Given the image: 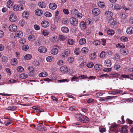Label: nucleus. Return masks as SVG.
Here are the masks:
<instances>
[{
	"label": "nucleus",
	"instance_id": "60",
	"mask_svg": "<svg viewBox=\"0 0 133 133\" xmlns=\"http://www.w3.org/2000/svg\"><path fill=\"white\" fill-rule=\"evenodd\" d=\"M35 43L36 45L39 46L41 45V42L39 40H38L35 41Z\"/></svg>",
	"mask_w": 133,
	"mask_h": 133
},
{
	"label": "nucleus",
	"instance_id": "9",
	"mask_svg": "<svg viewBox=\"0 0 133 133\" xmlns=\"http://www.w3.org/2000/svg\"><path fill=\"white\" fill-rule=\"evenodd\" d=\"M10 20L12 22H14L17 19V17L14 15H11L9 17Z\"/></svg>",
	"mask_w": 133,
	"mask_h": 133
},
{
	"label": "nucleus",
	"instance_id": "59",
	"mask_svg": "<svg viewBox=\"0 0 133 133\" xmlns=\"http://www.w3.org/2000/svg\"><path fill=\"white\" fill-rule=\"evenodd\" d=\"M44 15L47 17H51V13L49 12H46L44 14Z\"/></svg>",
	"mask_w": 133,
	"mask_h": 133
},
{
	"label": "nucleus",
	"instance_id": "53",
	"mask_svg": "<svg viewBox=\"0 0 133 133\" xmlns=\"http://www.w3.org/2000/svg\"><path fill=\"white\" fill-rule=\"evenodd\" d=\"M94 63L92 62H90L87 65V66L89 68H91L94 66Z\"/></svg>",
	"mask_w": 133,
	"mask_h": 133
},
{
	"label": "nucleus",
	"instance_id": "14",
	"mask_svg": "<svg viewBox=\"0 0 133 133\" xmlns=\"http://www.w3.org/2000/svg\"><path fill=\"white\" fill-rule=\"evenodd\" d=\"M60 70L61 72H65L68 71V69L66 66H62L60 68Z\"/></svg>",
	"mask_w": 133,
	"mask_h": 133
},
{
	"label": "nucleus",
	"instance_id": "37",
	"mask_svg": "<svg viewBox=\"0 0 133 133\" xmlns=\"http://www.w3.org/2000/svg\"><path fill=\"white\" fill-rule=\"evenodd\" d=\"M8 119L7 122L5 121L4 122V124L6 126H7V125L11 124L12 123V121L10 118H8Z\"/></svg>",
	"mask_w": 133,
	"mask_h": 133
},
{
	"label": "nucleus",
	"instance_id": "16",
	"mask_svg": "<svg viewBox=\"0 0 133 133\" xmlns=\"http://www.w3.org/2000/svg\"><path fill=\"white\" fill-rule=\"evenodd\" d=\"M49 7L50 9L52 10L55 9L57 7L56 5L54 3H52L50 4L49 5Z\"/></svg>",
	"mask_w": 133,
	"mask_h": 133
},
{
	"label": "nucleus",
	"instance_id": "38",
	"mask_svg": "<svg viewBox=\"0 0 133 133\" xmlns=\"http://www.w3.org/2000/svg\"><path fill=\"white\" fill-rule=\"evenodd\" d=\"M100 44L103 45H105L106 44V40L103 38L100 40Z\"/></svg>",
	"mask_w": 133,
	"mask_h": 133
},
{
	"label": "nucleus",
	"instance_id": "58",
	"mask_svg": "<svg viewBox=\"0 0 133 133\" xmlns=\"http://www.w3.org/2000/svg\"><path fill=\"white\" fill-rule=\"evenodd\" d=\"M2 60L4 62H6L8 60L7 57L5 56H3L2 57Z\"/></svg>",
	"mask_w": 133,
	"mask_h": 133
},
{
	"label": "nucleus",
	"instance_id": "49",
	"mask_svg": "<svg viewBox=\"0 0 133 133\" xmlns=\"http://www.w3.org/2000/svg\"><path fill=\"white\" fill-rule=\"evenodd\" d=\"M98 6L101 8H103L105 6V3L103 2H100L98 3Z\"/></svg>",
	"mask_w": 133,
	"mask_h": 133
},
{
	"label": "nucleus",
	"instance_id": "11",
	"mask_svg": "<svg viewBox=\"0 0 133 133\" xmlns=\"http://www.w3.org/2000/svg\"><path fill=\"white\" fill-rule=\"evenodd\" d=\"M81 122L83 123H87L89 121L88 118L86 116H83Z\"/></svg>",
	"mask_w": 133,
	"mask_h": 133
},
{
	"label": "nucleus",
	"instance_id": "21",
	"mask_svg": "<svg viewBox=\"0 0 133 133\" xmlns=\"http://www.w3.org/2000/svg\"><path fill=\"white\" fill-rule=\"evenodd\" d=\"M28 39L30 41L32 42L36 39V38L34 35H31L29 36Z\"/></svg>",
	"mask_w": 133,
	"mask_h": 133
},
{
	"label": "nucleus",
	"instance_id": "18",
	"mask_svg": "<svg viewBox=\"0 0 133 133\" xmlns=\"http://www.w3.org/2000/svg\"><path fill=\"white\" fill-rule=\"evenodd\" d=\"M62 31L64 33H67L69 31V28L65 26H63L61 29Z\"/></svg>",
	"mask_w": 133,
	"mask_h": 133
},
{
	"label": "nucleus",
	"instance_id": "29",
	"mask_svg": "<svg viewBox=\"0 0 133 133\" xmlns=\"http://www.w3.org/2000/svg\"><path fill=\"white\" fill-rule=\"evenodd\" d=\"M39 6L42 8H45L46 6L45 3L43 2H40L38 3Z\"/></svg>",
	"mask_w": 133,
	"mask_h": 133
},
{
	"label": "nucleus",
	"instance_id": "30",
	"mask_svg": "<svg viewBox=\"0 0 133 133\" xmlns=\"http://www.w3.org/2000/svg\"><path fill=\"white\" fill-rule=\"evenodd\" d=\"M42 11L39 9H37L35 11V14L37 16L41 15L42 14Z\"/></svg>",
	"mask_w": 133,
	"mask_h": 133
},
{
	"label": "nucleus",
	"instance_id": "17",
	"mask_svg": "<svg viewBox=\"0 0 133 133\" xmlns=\"http://www.w3.org/2000/svg\"><path fill=\"white\" fill-rule=\"evenodd\" d=\"M105 14L106 16L108 17H111L113 15L112 13L109 11H106Z\"/></svg>",
	"mask_w": 133,
	"mask_h": 133
},
{
	"label": "nucleus",
	"instance_id": "42",
	"mask_svg": "<svg viewBox=\"0 0 133 133\" xmlns=\"http://www.w3.org/2000/svg\"><path fill=\"white\" fill-rule=\"evenodd\" d=\"M27 75L25 73L21 74L19 76V77L22 79H25L27 78Z\"/></svg>",
	"mask_w": 133,
	"mask_h": 133
},
{
	"label": "nucleus",
	"instance_id": "41",
	"mask_svg": "<svg viewBox=\"0 0 133 133\" xmlns=\"http://www.w3.org/2000/svg\"><path fill=\"white\" fill-rule=\"evenodd\" d=\"M128 53V50L126 49H125L122 50V54L124 55H127Z\"/></svg>",
	"mask_w": 133,
	"mask_h": 133
},
{
	"label": "nucleus",
	"instance_id": "4",
	"mask_svg": "<svg viewBox=\"0 0 133 133\" xmlns=\"http://www.w3.org/2000/svg\"><path fill=\"white\" fill-rule=\"evenodd\" d=\"M55 47H56L53 48L51 51V54L54 55H56L58 53V49H59L58 46H56Z\"/></svg>",
	"mask_w": 133,
	"mask_h": 133
},
{
	"label": "nucleus",
	"instance_id": "39",
	"mask_svg": "<svg viewBox=\"0 0 133 133\" xmlns=\"http://www.w3.org/2000/svg\"><path fill=\"white\" fill-rule=\"evenodd\" d=\"M114 31L112 30L109 29L108 30L107 34L109 35L112 36L114 35Z\"/></svg>",
	"mask_w": 133,
	"mask_h": 133
},
{
	"label": "nucleus",
	"instance_id": "52",
	"mask_svg": "<svg viewBox=\"0 0 133 133\" xmlns=\"http://www.w3.org/2000/svg\"><path fill=\"white\" fill-rule=\"evenodd\" d=\"M120 58V56L118 54H116L114 55V59L116 61L119 60Z\"/></svg>",
	"mask_w": 133,
	"mask_h": 133
},
{
	"label": "nucleus",
	"instance_id": "62",
	"mask_svg": "<svg viewBox=\"0 0 133 133\" xmlns=\"http://www.w3.org/2000/svg\"><path fill=\"white\" fill-rule=\"evenodd\" d=\"M91 20L90 19H88L85 21V23L88 25H89L91 24Z\"/></svg>",
	"mask_w": 133,
	"mask_h": 133
},
{
	"label": "nucleus",
	"instance_id": "1",
	"mask_svg": "<svg viewBox=\"0 0 133 133\" xmlns=\"http://www.w3.org/2000/svg\"><path fill=\"white\" fill-rule=\"evenodd\" d=\"M69 21L71 25L74 26H76L78 24V19L72 17L70 19Z\"/></svg>",
	"mask_w": 133,
	"mask_h": 133
},
{
	"label": "nucleus",
	"instance_id": "23",
	"mask_svg": "<svg viewBox=\"0 0 133 133\" xmlns=\"http://www.w3.org/2000/svg\"><path fill=\"white\" fill-rule=\"evenodd\" d=\"M95 69L98 70H100L102 68V65L100 64H97L94 66Z\"/></svg>",
	"mask_w": 133,
	"mask_h": 133
},
{
	"label": "nucleus",
	"instance_id": "10",
	"mask_svg": "<svg viewBox=\"0 0 133 133\" xmlns=\"http://www.w3.org/2000/svg\"><path fill=\"white\" fill-rule=\"evenodd\" d=\"M92 14L95 15H98L100 12V10L98 8H95L92 10Z\"/></svg>",
	"mask_w": 133,
	"mask_h": 133
},
{
	"label": "nucleus",
	"instance_id": "47",
	"mask_svg": "<svg viewBox=\"0 0 133 133\" xmlns=\"http://www.w3.org/2000/svg\"><path fill=\"white\" fill-rule=\"evenodd\" d=\"M22 49L23 50L27 51L29 49V47L28 45H25L22 46Z\"/></svg>",
	"mask_w": 133,
	"mask_h": 133
},
{
	"label": "nucleus",
	"instance_id": "63",
	"mask_svg": "<svg viewBox=\"0 0 133 133\" xmlns=\"http://www.w3.org/2000/svg\"><path fill=\"white\" fill-rule=\"evenodd\" d=\"M80 52V49L79 48L75 49L74 51V53L76 55H78Z\"/></svg>",
	"mask_w": 133,
	"mask_h": 133
},
{
	"label": "nucleus",
	"instance_id": "61",
	"mask_svg": "<svg viewBox=\"0 0 133 133\" xmlns=\"http://www.w3.org/2000/svg\"><path fill=\"white\" fill-rule=\"evenodd\" d=\"M63 11L65 15H68L69 14V12L68 9H64L63 10Z\"/></svg>",
	"mask_w": 133,
	"mask_h": 133
},
{
	"label": "nucleus",
	"instance_id": "55",
	"mask_svg": "<svg viewBox=\"0 0 133 133\" xmlns=\"http://www.w3.org/2000/svg\"><path fill=\"white\" fill-rule=\"evenodd\" d=\"M53 59V57L51 56H48L46 57V59L48 62H51Z\"/></svg>",
	"mask_w": 133,
	"mask_h": 133
},
{
	"label": "nucleus",
	"instance_id": "34",
	"mask_svg": "<svg viewBox=\"0 0 133 133\" xmlns=\"http://www.w3.org/2000/svg\"><path fill=\"white\" fill-rule=\"evenodd\" d=\"M82 52V53L84 54L87 53L88 51V49L87 47H84L81 49Z\"/></svg>",
	"mask_w": 133,
	"mask_h": 133
},
{
	"label": "nucleus",
	"instance_id": "24",
	"mask_svg": "<svg viewBox=\"0 0 133 133\" xmlns=\"http://www.w3.org/2000/svg\"><path fill=\"white\" fill-rule=\"evenodd\" d=\"M29 15V13L27 11H25L22 14V16L25 18H27Z\"/></svg>",
	"mask_w": 133,
	"mask_h": 133
},
{
	"label": "nucleus",
	"instance_id": "13",
	"mask_svg": "<svg viewBox=\"0 0 133 133\" xmlns=\"http://www.w3.org/2000/svg\"><path fill=\"white\" fill-rule=\"evenodd\" d=\"M126 32L129 34H131L133 33V28L131 26L128 27L127 29Z\"/></svg>",
	"mask_w": 133,
	"mask_h": 133
},
{
	"label": "nucleus",
	"instance_id": "56",
	"mask_svg": "<svg viewBox=\"0 0 133 133\" xmlns=\"http://www.w3.org/2000/svg\"><path fill=\"white\" fill-rule=\"evenodd\" d=\"M120 39L122 41L124 42L128 41V38L125 37L123 36Z\"/></svg>",
	"mask_w": 133,
	"mask_h": 133
},
{
	"label": "nucleus",
	"instance_id": "31",
	"mask_svg": "<svg viewBox=\"0 0 133 133\" xmlns=\"http://www.w3.org/2000/svg\"><path fill=\"white\" fill-rule=\"evenodd\" d=\"M114 68L117 71L122 69V67L119 65L118 64L115 65L114 66Z\"/></svg>",
	"mask_w": 133,
	"mask_h": 133
},
{
	"label": "nucleus",
	"instance_id": "20",
	"mask_svg": "<svg viewBox=\"0 0 133 133\" xmlns=\"http://www.w3.org/2000/svg\"><path fill=\"white\" fill-rule=\"evenodd\" d=\"M109 22L112 26L113 27L115 25L116 21L115 19H110L109 20Z\"/></svg>",
	"mask_w": 133,
	"mask_h": 133
},
{
	"label": "nucleus",
	"instance_id": "26",
	"mask_svg": "<svg viewBox=\"0 0 133 133\" xmlns=\"http://www.w3.org/2000/svg\"><path fill=\"white\" fill-rule=\"evenodd\" d=\"M116 47L118 48L123 49L125 48V45L122 43H119L116 45Z\"/></svg>",
	"mask_w": 133,
	"mask_h": 133
},
{
	"label": "nucleus",
	"instance_id": "44",
	"mask_svg": "<svg viewBox=\"0 0 133 133\" xmlns=\"http://www.w3.org/2000/svg\"><path fill=\"white\" fill-rule=\"evenodd\" d=\"M16 106H13L9 107L7 108V110H10L14 111L16 109Z\"/></svg>",
	"mask_w": 133,
	"mask_h": 133
},
{
	"label": "nucleus",
	"instance_id": "43",
	"mask_svg": "<svg viewBox=\"0 0 133 133\" xmlns=\"http://www.w3.org/2000/svg\"><path fill=\"white\" fill-rule=\"evenodd\" d=\"M59 38L60 41H64L66 39V37L63 35H59Z\"/></svg>",
	"mask_w": 133,
	"mask_h": 133
},
{
	"label": "nucleus",
	"instance_id": "19",
	"mask_svg": "<svg viewBox=\"0 0 133 133\" xmlns=\"http://www.w3.org/2000/svg\"><path fill=\"white\" fill-rule=\"evenodd\" d=\"M83 116L81 114H77L75 115V117L76 119L78 121H81V119L82 118Z\"/></svg>",
	"mask_w": 133,
	"mask_h": 133
},
{
	"label": "nucleus",
	"instance_id": "46",
	"mask_svg": "<svg viewBox=\"0 0 133 133\" xmlns=\"http://www.w3.org/2000/svg\"><path fill=\"white\" fill-rule=\"evenodd\" d=\"M13 10L15 11H19V5H15L13 7Z\"/></svg>",
	"mask_w": 133,
	"mask_h": 133
},
{
	"label": "nucleus",
	"instance_id": "5",
	"mask_svg": "<svg viewBox=\"0 0 133 133\" xmlns=\"http://www.w3.org/2000/svg\"><path fill=\"white\" fill-rule=\"evenodd\" d=\"M38 51L41 53H45L47 51V49L44 46H40L38 48Z\"/></svg>",
	"mask_w": 133,
	"mask_h": 133
},
{
	"label": "nucleus",
	"instance_id": "25",
	"mask_svg": "<svg viewBox=\"0 0 133 133\" xmlns=\"http://www.w3.org/2000/svg\"><path fill=\"white\" fill-rule=\"evenodd\" d=\"M86 39L84 38L81 39L79 41V43L80 45H83L86 43Z\"/></svg>",
	"mask_w": 133,
	"mask_h": 133
},
{
	"label": "nucleus",
	"instance_id": "32",
	"mask_svg": "<svg viewBox=\"0 0 133 133\" xmlns=\"http://www.w3.org/2000/svg\"><path fill=\"white\" fill-rule=\"evenodd\" d=\"M107 53L103 51L101 52L99 55V57L101 58H103L107 56Z\"/></svg>",
	"mask_w": 133,
	"mask_h": 133
},
{
	"label": "nucleus",
	"instance_id": "15",
	"mask_svg": "<svg viewBox=\"0 0 133 133\" xmlns=\"http://www.w3.org/2000/svg\"><path fill=\"white\" fill-rule=\"evenodd\" d=\"M104 64L107 66L110 67L111 65V62L109 59H106L105 61Z\"/></svg>",
	"mask_w": 133,
	"mask_h": 133
},
{
	"label": "nucleus",
	"instance_id": "33",
	"mask_svg": "<svg viewBox=\"0 0 133 133\" xmlns=\"http://www.w3.org/2000/svg\"><path fill=\"white\" fill-rule=\"evenodd\" d=\"M48 74L46 72H42L39 74L38 76L39 77H45L47 76Z\"/></svg>",
	"mask_w": 133,
	"mask_h": 133
},
{
	"label": "nucleus",
	"instance_id": "57",
	"mask_svg": "<svg viewBox=\"0 0 133 133\" xmlns=\"http://www.w3.org/2000/svg\"><path fill=\"white\" fill-rule=\"evenodd\" d=\"M95 53L91 54L89 55V58L91 59H94L95 58Z\"/></svg>",
	"mask_w": 133,
	"mask_h": 133
},
{
	"label": "nucleus",
	"instance_id": "12",
	"mask_svg": "<svg viewBox=\"0 0 133 133\" xmlns=\"http://www.w3.org/2000/svg\"><path fill=\"white\" fill-rule=\"evenodd\" d=\"M78 12L77 10L74 8L72 9L70 11L71 14L74 16H76Z\"/></svg>",
	"mask_w": 133,
	"mask_h": 133
},
{
	"label": "nucleus",
	"instance_id": "40",
	"mask_svg": "<svg viewBox=\"0 0 133 133\" xmlns=\"http://www.w3.org/2000/svg\"><path fill=\"white\" fill-rule=\"evenodd\" d=\"M50 34V32L49 31L45 30L43 31L42 32V34L44 36H46Z\"/></svg>",
	"mask_w": 133,
	"mask_h": 133
},
{
	"label": "nucleus",
	"instance_id": "2",
	"mask_svg": "<svg viewBox=\"0 0 133 133\" xmlns=\"http://www.w3.org/2000/svg\"><path fill=\"white\" fill-rule=\"evenodd\" d=\"M70 53V51L69 49H66L64 51V53L61 55V57L62 58H66L69 55Z\"/></svg>",
	"mask_w": 133,
	"mask_h": 133
},
{
	"label": "nucleus",
	"instance_id": "35",
	"mask_svg": "<svg viewBox=\"0 0 133 133\" xmlns=\"http://www.w3.org/2000/svg\"><path fill=\"white\" fill-rule=\"evenodd\" d=\"M13 5L12 2L11 1L9 0L7 2V6L9 8H11Z\"/></svg>",
	"mask_w": 133,
	"mask_h": 133
},
{
	"label": "nucleus",
	"instance_id": "50",
	"mask_svg": "<svg viewBox=\"0 0 133 133\" xmlns=\"http://www.w3.org/2000/svg\"><path fill=\"white\" fill-rule=\"evenodd\" d=\"M74 41L73 39H68V43L69 45H72Z\"/></svg>",
	"mask_w": 133,
	"mask_h": 133
},
{
	"label": "nucleus",
	"instance_id": "22",
	"mask_svg": "<svg viewBox=\"0 0 133 133\" xmlns=\"http://www.w3.org/2000/svg\"><path fill=\"white\" fill-rule=\"evenodd\" d=\"M15 35L17 37L21 38L23 35V32L20 31H17L15 33Z\"/></svg>",
	"mask_w": 133,
	"mask_h": 133
},
{
	"label": "nucleus",
	"instance_id": "6",
	"mask_svg": "<svg viewBox=\"0 0 133 133\" xmlns=\"http://www.w3.org/2000/svg\"><path fill=\"white\" fill-rule=\"evenodd\" d=\"M29 71V75L30 76H34V69L33 67H29L28 68Z\"/></svg>",
	"mask_w": 133,
	"mask_h": 133
},
{
	"label": "nucleus",
	"instance_id": "36",
	"mask_svg": "<svg viewBox=\"0 0 133 133\" xmlns=\"http://www.w3.org/2000/svg\"><path fill=\"white\" fill-rule=\"evenodd\" d=\"M24 58L26 60H30L32 58V56L30 54H28L25 56Z\"/></svg>",
	"mask_w": 133,
	"mask_h": 133
},
{
	"label": "nucleus",
	"instance_id": "3",
	"mask_svg": "<svg viewBox=\"0 0 133 133\" xmlns=\"http://www.w3.org/2000/svg\"><path fill=\"white\" fill-rule=\"evenodd\" d=\"M9 29L12 32H15L17 30V26L15 25L12 24L9 26Z\"/></svg>",
	"mask_w": 133,
	"mask_h": 133
},
{
	"label": "nucleus",
	"instance_id": "51",
	"mask_svg": "<svg viewBox=\"0 0 133 133\" xmlns=\"http://www.w3.org/2000/svg\"><path fill=\"white\" fill-rule=\"evenodd\" d=\"M17 70L18 72H22L23 71L24 69L21 66H19L17 67Z\"/></svg>",
	"mask_w": 133,
	"mask_h": 133
},
{
	"label": "nucleus",
	"instance_id": "27",
	"mask_svg": "<svg viewBox=\"0 0 133 133\" xmlns=\"http://www.w3.org/2000/svg\"><path fill=\"white\" fill-rule=\"evenodd\" d=\"M80 27L82 29H85L86 28V24L84 22H81Z\"/></svg>",
	"mask_w": 133,
	"mask_h": 133
},
{
	"label": "nucleus",
	"instance_id": "54",
	"mask_svg": "<svg viewBox=\"0 0 133 133\" xmlns=\"http://www.w3.org/2000/svg\"><path fill=\"white\" fill-rule=\"evenodd\" d=\"M51 39L52 41L54 42L57 41L58 40L57 37L55 35L53 36H52Z\"/></svg>",
	"mask_w": 133,
	"mask_h": 133
},
{
	"label": "nucleus",
	"instance_id": "64",
	"mask_svg": "<svg viewBox=\"0 0 133 133\" xmlns=\"http://www.w3.org/2000/svg\"><path fill=\"white\" fill-rule=\"evenodd\" d=\"M94 101V100L92 98H89L87 100V102L89 103L93 102Z\"/></svg>",
	"mask_w": 133,
	"mask_h": 133
},
{
	"label": "nucleus",
	"instance_id": "7",
	"mask_svg": "<svg viewBox=\"0 0 133 133\" xmlns=\"http://www.w3.org/2000/svg\"><path fill=\"white\" fill-rule=\"evenodd\" d=\"M42 26L44 28H46L49 25V22L46 21L44 20L42 21L41 23Z\"/></svg>",
	"mask_w": 133,
	"mask_h": 133
},
{
	"label": "nucleus",
	"instance_id": "8",
	"mask_svg": "<svg viewBox=\"0 0 133 133\" xmlns=\"http://www.w3.org/2000/svg\"><path fill=\"white\" fill-rule=\"evenodd\" d=\"M127 126H123L119 129V132L122 133H126L127 132Z\"/></svg>",
	"mask_w": 133,
	"mask_h": 133
},
{
	"label": "nucleus",
	"instance_id": "45",
	"mask_svg": "<svg viewBox=\"0 0 133 133\" xmlns=\"http://www.w3.org/2000/svg\"><path fill=\"white\" fill-rule=\"evenodd\" d=\"M120 15H121V18L123 19H125L127 18V17L128 16V15H126V14H125L124 13H121Z\"/></svg>",
	"mask_w": 133,
	"mask_h": 133
},
{
	"label": "nucleus",
	"instance_id": "48",
	"mask_svg": "<svg viewBox=\"0 0 133 133\" xmlns=\"http://www.w3.org/2000/svg\"><path fill=\"white\" fill-rule=\"evenodd\" d=\"M114 8L116 10H119L122 8L121 6L119 4H117L114 6Z\"/></svg>",
	"mask_w": 133,
	"mask_h": 133
},
{
	"label": "nucleus",
	"instance_id": "28",
	"mask_svg": "<svg viewBox=\"0 0 133 133\" xmlns=\"http://www.w3.org/2000/svg\"><path fill=\"white\" fill-rule=\"evenodd\" d=\"M11 63L12 65H16L17 63V59L16 58L12 59L11 60Z\"/></svg>",
	"mask_w": 133,
	"mask_h": 133
}]
</instances>
